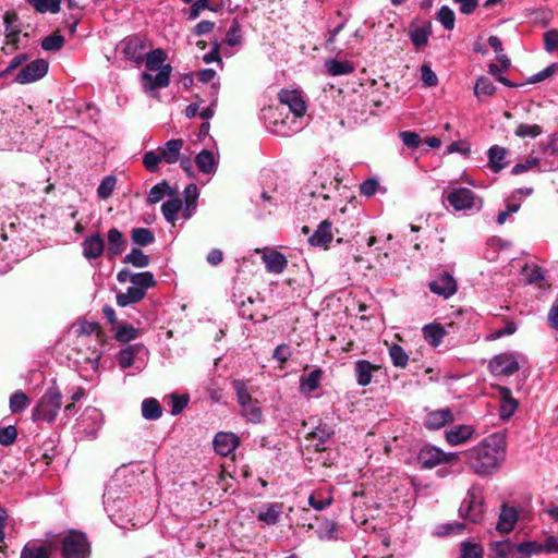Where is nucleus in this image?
<instances>
[{
    "label": "nucleus",
    "mask_w": 558,
    "mask_h": 558,
    "mask_svg": "<svg viewBox=\"0 0 558 558\" xmlns=\"http://www.w3.org/2000/svg\"><path fill=\"white\" fill-rule=\"evenodd\" d=\"M505 456V438L493 434L466 452V463L474 473L488 475L499 468Z\"/></svg>",
    "instance_id": "nucleus-1"
},
{
    "label": "nucleus",
    "mask_w": 558,
    "mask_h": 558,
    "mask_svg": "<svg viewBox=\"0 0 558 558\" xmlns=\"http://www.w3.org/2000/svg\"><path fill=\"white\" fill-rule=\"evenodd\" d=\"M167 54L162 49L145 53L146 71L141 74V84L145 92L166 88L170 83L172 66L165 64Z\"/></svg>",
    "instance_id": "nucleus-2"
},
{
    "label": "nucleus",
    "mask_w": 558,
    "mask_h": 558,
    "mask_svg": "<svg viewBox=\"0 0 558 558\" xmlns=\"http://www.w3.org/2000/svg\"><path fill=\"white\" fill-rule=\"evenodd\" d=\"M71 332L75 336L73 344L87 345L90 351L84 360L90 362L93 371H97L99 361L101 359L100 348L102 347L104 339L100 327L94 322H78L71 328Z\"/></svg>",
    "instance_id": "nucleus-3"
},
{
    "label": "nucleus",
    "mask_w": 558,
    "mask_h": 558,
    "mask_svg": "<svg viewBox=\"0 0 558 558\" xmlns=\"http://www.w3.org/2000/svg\"><path fill=\"white\" fill-rule=\"evenodd\" d=\"M61 404L62 395L60 390L56 387L49 388L33 410V420L52 423L61 409Z\"/></svg>",
    "instance_id": "nucleus-4"
},
{
    "label": "nucleus",
    "mask_w": 558,
    "mask_h": 558,
    "mask_svg": "<svg viewBox=\"0 0 558 558\" xmlns=\"http://www.w3.org/2000/svg\"><path fill=\"white\" fill-rule=\"evenodd\" d=\"M483 504L484 496L482 489L477 486H472L468 490L466 497L459 508L460 517L465 518L473 523L480 522L484 513Z\"/></svg>",
    "instance_id": "nucleus-5"
},
{
    "label": "nucleus",
    "mask_w": 558,
    "mask_h": 558,
    "mask_svg": "<svg viewBox=\"0 0 558 558\" xmlns=\"http://www.w3.org/2000/svg\"><path fill=\"white\" fill-rule=\"evenodd\" d=\"M523 355L517 352H502L495 355L488 364V368L496 376H511L520 369Z\"/></svg>",
    "instance_id": "nucleus-6"
},
{
    "label": "nucleus",
    "mask_w": 558,
    "mask_h": 558,
    "mask_svg": "<svg viewBox=\"0 0 558 558\" xmlns=\"http://www.w3.org/2000/svg\"><path fill=\"white\" fill-rule=\"evenodd\" d=\"M89 545L85 534L72 531L62 538L63 558H86Z\"/></svg>",
    "instance_id": "nucleus-7"
},
{
    "label": "nucleus",
    "mask_w": 558,
    "mask_h": 558,
    "mask_svg": "<svg viewBox=\"0 0 558 558\" xmlns=\"http://www.w3.org/2000/svg\"><path fill=\"white\" fill-rule=\"evenodd\" d=\"M447 201L456 210H470L473 208L480 210L483 205L482 198L466 187L451 190L447 195Z\"/></svg>",
    "instance_id": "nucleus-8"
},
{
    "label": "nucleus",
    "mask_w": 558,
    "mask_h": 558,
    "mask_svg": "<svg viewBox=\"0 0 558 558\" xmlns=\"http://www.w3.org/2000/svg\"><path fill=\"white\" fill-rule=\"evenodd\" d=\"M417 459L423 468L432 469L438 464L458 462L459 456L453 452L447 453L434 446H426L420 450Z\"/></svg>",
    "instance_id": "nucleus-9"
},
{
    "label": "nucleus",
    "mask_w": 558,
    "mask_h": 558,
    "mask_svg": "<svg viewBox=\"0 0 558 558\" xmlns=\"http://www.w3.org/2000/svg\"><path fill=\"white\" fill-rule=\"evenodd\" d=\"M49 64L44 59H36L25 65L15 76L19 84H29L43 78L48 72Z\"/></svg>",
    "instance_id": "nucleus-10"
},
{
    "label": "nucleus",
    "mask_w": 558,
    "mask_h": 558,
    "mask_svg": "<svg viewBox=\"0 0 558 558\" xmlns=\"http://www.w3.org/2000/svg\"><path fill=\"white\" fill-rule=\"evenodd\" d=\"M279 101L284 105L294 114V117H303L306 112V102L300 90L282 89L279 95Z\"/></svg>",
    "instance_id": "nucleus-11"
},
{
    "label": "nucleus",
    "mask_w": 558,
    "mask_h": 558,
    "mask_svg": "<svg viewBox=\"0 0 558 558\" xmlns=\"http://www.w3.org/2000/svg\"><path fill=\"white\" fill-rule=\"evenodd\" d=\"M429 289L433 293L445 299L452 296L458 290L456 279L448 272H442L429 282Z\"/></svg>",
    "instance_id": "nucleus-12"
},
{
    "label": "nucleus",
    "mask_w": 558,
    "mask_h": 558,
    "mask_svg": "<svg viewBox=\"0 0 558 558\" xmlns=\"http://www.w3.org/2000/svg\"><path fill=\"white\" fill-rule=\"evenodd\" d=\"M498 391V398L500 402L499 416L501 420H509L519 407V402L513 398L512 392L509 388L504 386L496 387Z\"/></svg>",
    "instance_id": "nucleus-13"
},
{
    "label": "nucleus",
    "mask_w": 558,
    "mask_h": 558,
    "mask_svg": "<svg viewBox=\"0 0 558 558\" xmlns=\"http://www.w3.org/2000/svg\"><path fill=\"white\" fill-rule=\"evenodd\" d=\"M454 421V415L449 408L429 411L424 418V426L427 429H440Z\"/></svg>",
    "instance_id": "nucleus-14"
},
{
    "label": "nucleus",
    "mask_w": 558,
    "mask_h": 558,
    "mask_svg": "<svg viewBox=\"0 0 558 558\" xmlns=\"http://www.w3.org/2000/svg\"><path fill=\"white\" fill-rule=\"evenodd\" d=\"M474 434L475 428L473 425L462 424L448 429L445 437L450 446H459L472 439Z\"/></svg>",
    "instance_id": "nucleus-15"
},
{
    "label": "nucleus",
    "mask_w": 558,
    "mask_h": 558,
    "mask_svg": "<svg viewBox=\"0 0 558 558\" xmlns=\"http://www.w3.org/2000/svg\"><path fill=\"white\" fill-rule=\"evenodd\" d=\"M239 446V438L233 433H218L214 438V447L218 454L227 457Z\"/></svg>",
    "instance_id": "nucleus-16"
},
{
    "label": "nucleus",
    "mask_w": 558,
    "mask_h": 558,
    "mask_svg": "<svg viewBox=\"0 0 558 558\" xmlns=\"http://www.w3.org/2000/svg\"><path fill=\"white\" fill-rule=\"evenodd\" d=\"M83 255L87 259H96L100 257L105 250V242L104 239L100 236L99 233H94L89 236H87L83 243Z\"/></svg>",
    "instance_id": "nucleus-17"
},
{
    "label": "nucleus",
    "mask_w": 558,
    "mask_h": 558,
    "mask_svg": "<svg viewBox=\"0 0 558 558\" xmlns=\"http://www.w3.org/2000/svg\"><path fill=\"white\" fill-rule=\"evenodd\" d=\"M332 225L328 220L322 221L317 229L315 230L314 234L310 236L308 242L313 246H319V247H327L328 244L331 242L333 234H332Z\"/></svg>",
    "instance_id": "nucleus-18"
},
{
    "label": "nucleus",
    "mask_w": 558,
    "mask_h": 558,
    "mask_svg": "<svg viewBox=\"0 0 558 558\" xmlns=\"http://www.w3.org/2000/svg\"><path fill=\"white\" fill-rule=\"evenodd\" d=\"M379 366L372 364L366 360H359L354 363V375L360 386H367L371 384L373 373L378 371Z\"/></svg>",
    "instance_id": "nucleus-19"
},
{
    "label": "nucleus",
    "mask_w": 558,
    "mask_h": 558,
    "mask_svg": "<svg viewBox=\"0 0 558 558\" xmlns=\"http://www.w3.org/2000/svg\"><path fill=\"white\" fill-rule=\"evenodd\" d=\"M145 45L140 38H130L124 41L123 54L126 59L140 64L145 58Z\"/></svg>",
    "instance_id": "nucleus-20"
},
{
    "label": "nucleus",
    "mask_w": 558,
    "mask_h": 558,
    "mask_svg": "<svg viewBox=\"0 0 558 558\" xmlns=\"http://www.w3.org/2000/svg\"><path fill=\"white\" fill-rule=\"evenodd\" d=\"M518 521V512L512 507L504 506L501 508L496 529L500 533H510Z\"/></svg>",
    "instance_id": "nucleus-21"
},
{
    "label": "nucleus",
    "mask_w": 558,
    "mask_h": 558,
    "mask_svg": "<svg viewBox=\"0 0 558 558\" xmlns=\"http://www.w3.org/2000/svg\"><path fill=\"white\" fill-rule=\"evenodd\" d=\"M183 140L175 138L168 141L163 147H159L161 158L167 163H174L180 159V151L183 147Z\"/></svg>",
    "instance_id": "nucleus-22"
},
{
    "label": "nucleus",
    "mask_w": 558,
    "mask_h": 558,
    "mask_svg": "<svg viewBox=\"0 0 558 558\" xmlns=\"http://www.w3.org/2000/svg\"><path fill=\"white\" fill-rule=\"evenodd\" d=\"M281 512L282 504L269 502L263 506L257 514V519L268 525H275L279 522Z\"/></svg>",
    "instance_id": "nucleus-23"
},
{
    "label": "nucleus",
    "mask_w": 558,
    "mask_h": 558,
    "mask_svg": "<svg viewBox=\"0 0 558 558\" xmlns=\"http://www.w3.org/2000/svg\"><path fill=\"white\" fill-rule=\"evenodd\" d=\"M422 332L426 342L434 348H437L441 343L444 337L447 335L446 329L440 324L425 325L422 329Z\"/></svg>",
    "instance_id": "nucleus-24"
},
{
    "label": "nucleus",
    "mask_w": 558,
    "mask_h": 558,
    "mask_svg": "<svg viewBox=\"0 0 558 558\" xmlns=\"http://www.w3.org/2000/svg\"><path fill=\"white\" fill-rule=\"evenodd\" d=\"M107 240L109 257L112 258L123 252L125 247V241L122 233L117 228H112L108 231Z\"/></svg>",
    "instance_id": "nucleus-25"
},
{
    "label": "nucleus",
    "mask_w": 558,
    "mask_h": 558,
    "mask_svg": "<svg viewBox=\"0 0 558 558\" xmlns=\"http://www.w3.org/2000/svg\"><path fill=\"white\" fill-rule=\"evenodd\" d=\"M507 149L505 147L494 145L488 149V166L494 172H499L506 167L505 158Z\"/></svg>",
    "instance_id": "nucleus-26"
},
{
    "label": "nucleus",
    "mask_w": 558,
    "mask_h": 558,
    "mask_svg": "<svg viewBox=\"0 0 558 558\" xmlns=\"http://www.w3.org/2000/svg\"><path fill=\"white\" fill-rule=\"evenodd\" d=\"M432 34V24L427 22L425 25L415 27L410 31L409 36L416 49L425 47L428 43L429 35Z\"/></svg>",
    "instance_id": "nucleus-27"
},
{
    "label": "nucleus",
    "mask_w": 558,
    "mask_h": 558,
    "mask_svg": "<svg viewBox=\"0 0 558 558\" xmlns=\"http://www.w3.org/2000/svg\"><path fill=\"white\" fill-rule=\"evenodd\" d=\"M263 260L266 265V269L270 272L281 274L287 267L286 257L278 252H271L263 255Z\"/></svg>",
    "instance_id": "nucleus-28"
},
{
    "label": "nucleus",
    "mask_w": 558,
    "mask_h": 558,
    "mask_svg": "<svg viewBox=\"0 0 558 558\" xmlns=\"http://www.w3.org/2000/svg\"><path fill=\"white\" fill-rule=\"evenodd\" d=\"M198 170L203 173H211L217 169V160L210 150L204 149L195 158Z\"/></svg>",
    "instance_id": "nucleus-29"
},
{
    "label": "nucleus",
    "mask_w": 558,
    "mask_h": 558,
    "mask_svg": "<svg viewBox=\"0 0 558 558\" xmlns=\"http://www.w3.org/2000/svg\"><path fill=\"white\" fill-rule=\"evenodd\" d=\"M323 376V371L316 368L308 375L300 378V390L302 393H310L315 391L319 387V383Z\"/></svg>",
    "instance_id": "nucleus-30"
},
{
    "label": "nucleus",
    "mask_w": 558,
    "mask_h": 558,
    "mask_svg": "<svg viewBox=\"0 0 558 558\" xmlns=\"http://www.w3.org/2000/svg\"><path fill=\"white\" fill-rule=\"evenodd\" d=\"M183 209V204L180 198H171L165 202L161 206V211L165 219L171 225H175L178 214Z\"/></svg>",
    "instance_id": "nucleus-31"
},
{
    "label": "nucleus",
    "mask_w": 558,
    "mask_h": 558,
    "mask_svg": "<svg viewBox=\"0 0 558 558\" xmlns=\"http://www.w3.org/2000/svg\"><path fill=\"white\" fill-rule=\"evenodd\" d=\"M333 502V498L330 492H325L322 489H317L313 492L308 497V504L315 510H324L329 507Z\"/></svg>",
    "instance_id": "nucleus-32"
},
{
    "label": "nucleus",
    "mask_w": 558,
    "mask_h": 558,
    "mask_svg": "<svg viewBox=\"0 0 558 558\" xmlns=\"http://www.w3.org/2000/svg\"><path fill=\"white\" fill-rule=\"evenodd\" d=\"M142 415L148 421H156L162 415V408L155 398H147L142 402Z\"/></svg>",
    "instance_id": "nucleus-33"
},
{
    "label": "nucleus",
    "mask_w": 558,
    "mask_h": 558,
    "mask_svg": "<svg viewBox=\"0 0 558 558\" xmlns=\"http://www.w3.org/2000/svg\"><path fill=\"white\" fill-rule=\"evenodd\" d=\"M145 293L138 288L132 286L129 287L126 292L117 294V304L121 307H125L133 303H138L145 298Z\"/></svg>",
    "instance_id": "nucleus-34"
},
{
    "label": "nucleus",
    "mask_w": 558,
    "mask_h": 558,
    "mask_svg": "<svg viewBox=\"0 0 558 558\" xmlns=\"http://www.w3.org/2000/svg\"><path fill=\"white\" fill-rule=\"evenodd\" d=\"M198 198V189L196 184L191 183L184 190V202L185 207L183 209V217L190 218L193 214V210L196 208Z\"/></svg>",
    "instance_id": "nucleus-35"
},
{
    "label": "nucleus",
    "mask_w": 558,
    "mask_h": 558,
    "mask_svg": "<svg viewBox=\"0 0 558 558\" xmlns=\"http://www.w3.org/2000/svg\"><path fill=\"white\" fill-rule=\"evenodd\" d=\"M325 65L328 73L333 76L350 74L354 70L351 62L336 59L326 60Z\"/></svg>",
    "instance_id": "nucleus-36"
},
{
    "label": "nucleus",
    "mask_w": 558,
    "mask_h": 558,
    "mask_svg": "<svg viewBox=\"0 0 558 558\" xmlns=\"http://www.w3.org/2000/svg\"><path fill=\"white\" fill-rule=\"evenodd\" d=\"M515 551L518 553V558H530L535 555H539L543 553L542 543L537 541H527L520 544H515Z\"/></svg>",
    "instance_id": "nucleus-37"
},
{
    "label": "nucleus",
    "mask_w": 558,
    "mask_h": 558,
    "mask_svg": "<svg viewBox=\"0 0 558 558\" xmlns=\"http://www.w3.org/2000/svg\"><path fill=\"white\" fill-rule=\"evenodd\" d=\"M543 153L545 156H557L555 160L548 162L547 170L554 171L558 170V136H550L547 143L543 147Z\"/></svg>",
    "instance_id": "nucleus-38"
},
{
    "label": "nucleus",
    "mask_w": 558,
    "mask_h": 558,
    "mask_svg": "<svg viewBox=\"0 0 558 558\" xmlns=\"http://www.w3.org/2000/svg\"><path fill=\"white\" fill-rule=\"evenodd\" d=\"M50 549L45 546H37L35 544H26L22 551L21 558H49Z\"/></svg>",
    "instance_id": "nucleus-39"
},
{
    "label": "nucleus",
    "mask_w": 558,
    "mask_h": 558,
    "mask_svg": "<svg viewBox=\"0 0 558 558\" xmlns=\"http://www.w3.org/2000/svg\"><path fill=\"white\" fill-rule=\"evenodd\" d=\"M132 284L146 294L147 289L155 286V279L149 271L138 272L132 276Z\"/></svg>",
    "instance_id": "nucleus-40"
},
{
    "label": "nucleus",
    "mask_w": 558,
    "mask_h": 558,
    "mask_svg": "<svg viewBox=\"0 0 558 558\" xmlns=\"http://www.w3.org/2000/svg\"><path fill=\"white\" fill-rule=\"evenodd\" d=\"M171 194H172L171 187L166 182H161V183L154 185L150 189V191L148 193L147 202L150 204H156V203L160 202L165 196L171 195Z\"/></svg>",
    "instance_id": "nucleus-41"
},
{
    "label": "nucleus",
    "mask_w": 558,
    "mask_h": 558,
    "mask_svg": "<svg viewBox=\"0 0 558 558\" xmlns=\"http://www.w3.org/2000/svg\"><path fill=\"white\" fill-rule=\"evenodd\" d=\"M490 549L495 558H507L515 551V544L510 541L494 542L490 544Z\"/></svg>",
    "instance_id": "nucleus-42"
},
{
    "label": "nucleus",
    "mask_w": 558,
    "mask_h": 558,
    "mask_svg": "<svg viewBox=\"0 0 558 558\" xmlns=\"http://www.w3.org/2000/svg\"><path fill=\"white\" fill-rule=\"evenodd\" d=\"M28 404V397L21 390L15 391L10 397V410L12 413H21L27 408Z\"/></svg>",
    "instance_id": "nucleus-43"
},
{
    "label": "nucleus",
    "mask_w": 558,
    "mask_h": 558,
    "mask_svg": "<svg viewBox=\"0 0 558 558\" xmlns=\"http://www.w3.org/2000/svg\"><path fill=\"white\" fill-rule=\"evenodd\" d=\"M125 264H132L135 267H146L149 264V257L140 248H133L123 259Z\"/></svg>",
    "instance_id": "nucleus-44"
},
{
    "label": "nucleus",
    "mask_w": 558,
    "mask_h": 558,
    "mask_svg": "<svg viewBox=\"0 0 558 558\" xmlns=\"http://www.w3.org/2000/svg\"><path fill=\"white\" fill-rule=\"evenodd\" d=\"M496 92V87L493 82L485 76H481L474 86V94L477 98L481 96H493Z\"/></svg>",
    "instance_id": "nucleus-45"
},
{
    "label": "nucleus",
    "mask_w": 558,
    "mask_h": 558,
    "mask_svg": "<svg viewBox=\"0 0 558 558\" xmlns=\"http://www.w3.org/2000/svg\"><path fill=\"white\" fill-rule=\"evenodd\" d=\"M141 350L140 345H129L118 354V362L122 368H129L134 364V355Z\"/></svg>",
    "instance_id": "nucleus-46"
},
{
    "label": "nucleus",
    "mask_w": 558,
    "mask_h": 558,
    "mask_svg": "<svg viewBox=\"0 0 558 558\" xmlns=\"http://www.w3.org/2000/svg\"><path fill=\"white\" fill-rule=\"evenodd\" d=\"M438 22L448 31L454 28L456 15L448 5H442L437 12Z\"/></svg>",
    "instance_id": "nucleus-47"
},
{
    "label": "nucleus",
    "mask_w": 558,
    "mask_h": 558,
    "mask_svg": "<svg viewBox=\"0 0 558 558\" xmlns=\"http://www.w3.org/2000/svg\"><path fill=\"white\" fill-rule=\"evenodd\" d=\"M62 0H28V2L40 13L51 12L58 13L60 11V3Z\"/></svg>",
    "instance_id": "nucleus-48"
},
{
    "label": "nucleus",
    "mask_w": 558,
    "mask_h": 558,
    "mask_svg": "<svg viewBox=\"0 0 558 558\" xmlns=\"http://www.w3.org/2000/svg\"><path fill=\"white\" fill-rule=\"evenodd\" d=\"M543 132V129L538 124H526V123H520L514 131V134L518 137H530L535 138L538 135H541Z\"/></svg>",
    "instance_id": "nucleus-49"
},
{
    "label": "nucleus",
    "mask_w": 558,
    "mask_h": 558,
    "mask_svg": "<svg viewBox=\"0 0 558 558\" xmlns=\"http://www.w3.org/2000/svg\"><path fill=\"white\" fill-rule=\"evenodd\" d=\"M132 241L138 245H148L155 241L154 233L146 228H135L132 230Z\"/></svg>",
    "instance_id": "nucleus-50"
},
{
    "label": "nucleus",
    "mask_w": 558,
    "mask_h": 558,
    "mask_svg": "<svg viewBox=\"0 0 558 558\" xmlns=\"http://www.w3.org/2000/svg\"><path fill=\"white\" fill-rule=\"evenodd\" d=\"M242 414L252 423H259L262 420V411L253 400L241 405Z\"/></svg>",
    "instance_id": "nucleus-51"
},
{
    "label": "nucleus",
    "mask_w": 558,
    "mask_h": 558,
    "mask_svg": "<svg viewBox=\"0 0 558 558\" xmlns=\"http://www.w3.org/2000/svg\"><path fill=\"white\" fill-rule=\"evenodd\" d=\"M389 355L392 364L397 367H405L409 361V355L399 344H393L389 349Z\"/></svg>",
    "instance_id": "nucleus-52"
},
{
    "label": "nucleus",
    "mask_w": 558,
    "mask_h": 558,
    "mask_svg": "<svg viewBox=\"0 0 558 558\" xmlns=\"http://www.w3.org/2000/svg\"><path fill=\"white\" fill-rule=\"evenodd\" d=\"M64 45V38L58 33L49 35L41 40V48L47 51H58Z\"/></svg>",
    "instance_id": "nucleus-53"
},
{
    "label": "nucleus",
    "mask_w": 558,
    "mask_h": 558,
    "mask_svg": "<svg viewBox=\"0 0 558 558\" xmlns=\"http://www.w3.org/2000/svg\"><path fill=\"white\" fill-rule=\"evenodd\" d=\"M117 180L112 175L106 177L99 184L97 189V194L101 199H107L111 196L114 186H116Z\"/></svg>",
    "instance_id": "nucleus-54"
},
{
    "label": "nucleus",
    "mask_w": 558,
    "mask_h": 558,
    "mask_svg": "<svg viewBox=\"0 0 558 558\" xmlns=\"http://www.w3.org/2000/svg\"><path fill=\"white\" fill-rule=\"evenodd\" d=\"M337 524L332 521H326L317 530V536L320 541H331L337 537Z\"/></svg>",
    "instance_id": "nucleus-55"
},
{
    "label": "nucleus",
    "mask_w": 558,
    "mask_h": 558,
    "mask_svg": "<svg viewBox=\"0 0 558 558\" xmlns=\"http://www.w3.org/2000/svg\"><path fill=\"white\" fill-rule=\"evenodd\" d=\"M232 388L235 391L236 399L240 405L252 400L250 392L247 391L246 384L241 379L232 381Z\"/></svg>",
    "instance_id": "nucleus-56"
},
{
    "label": "nucleus",
    "mask_w": 558,
    "mask_h": 558,
    "mask_svg": "<svg viewBox=\"0 0 558 558\" xmlns=\"http://www.w3.org/2000/svg\"><path fill=\"white\" fill-rule=\"evenodd\" d=\"M163 160L161 158L159 149L147 151L143 157V163L145 168L150 172H155L158 169L159 162Z\"/></svg>",
    "instance_id": "nucleus-57"
},
{
    "label": "nucleus",
    "mask_w": 558,
    "mask_h": 558,
    "mask_svg": "<svg viewBox=\"0 0 558 558\" xmlns=\"http://www.w3.org/2000/svg\"><path fill=\"white\" fill-rule=\"evenodd\" d=\"M137 329L131 325H120L116 331V339L121 342H128L137 337Z\"/></svg>",
    "instance_id": "nucleus-58"
},
{
    "label": "nucleus",
    "mask_w": 558,
    "mask_h": 558,
    "mask_svg": "<svg viewBox=\"0 0 558 558\" xmlns=\"http://www.w3.org/2000/svg\"><path fill=\"white\" fill-rule=\"evenodd\" d=\"M544 49L547 52H555L558 50V29L551 28L544 33Z\"/></svg>",
    "instance_id": "nucleus-59"
},
{
    "label": "nucleus",
    "mask_w": 558,
    "mask_h": 558,
    "mask_svg": "<svg viewBox=\"0 0 558 558\" xmlns=\"http://www.w3.org/2000/svg\"><path fill=\"white\" fill-rule=\"evenodd\" d=\"M87 345H75L72 343V352L69 353V357L72 359L76 364H89L90 362L84 360L85 356L90 352Z\"/></svg>",
    "instance_id": "nucleus-60"
},
{
    "label": "nucleus",
    "mask_w": 558,
    "mask_h": 558,
    "mask_svg": "<svg viewBox=\"0 0 558 558\" xmlns=\"http://www.w3.org/2000/svg\"><path fill=\"white\" fill-rule=\"evenodd\" d=\"M483 549L480 545L473 543H463L461 546V558H481Z\"/></svg>",
    "instance_id": "nucleus-61"
},
{
    "label": "nucleus",
    "mask_w": 558,
    "mask_h": 558,
    "mask_svg": "<svg viewBox=\"0 0 558 558\" xmlns=\"http://www.w3.org/2000/svg\"><path fill=\"white\" fill-rule=\"evenodd\" d=\"M421 80L423 84L427 87H433L438 84V78L435 72L430 69V66L423 64L421 66Z\"/></svg>",
    "instance_id": "nucleus-62"
},
{
    "label": "nucleus",
    "mask_w": 558,
    "mask_h": 558,
    "mask_svg": "<svg viewBox=\"0 0 558 558\" xmlns=\"http://www.w3.org/2000/svg\"><path fill=\"white\" fill-rule=\"evenodd\" d=\"M17 436L16 428L12 425L0 428V444L3 446L12 445Z\"/></svg>",
    "instance_id": "nucleus-63"
},
{
    "label": "nucleus",
    "mask_w": 558,
    "mask_h": 558,
    "mask_svg": "<svg viewBox=\"0 0 558 558\" xmlns=\"http://www.w3.org/2000/svg\"><path fill=\"white\" fill-rule=\"evenodd\" d=\"M556 71H558V63H551L541 72L534 74L527 82L531 84L542 82L556 73Z\"/></svg>",
    "instance_id": "nucleus-64"
}]
</instances>
